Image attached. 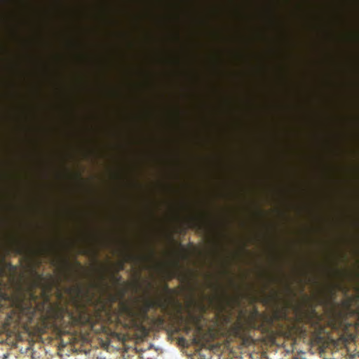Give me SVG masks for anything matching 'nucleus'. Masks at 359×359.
<instances>
[{"label":"nucleus","instance_id":"1","mask_svg":"<svg viewBox=\"0 0 359 359\" xmlns=\"http://www.w3.org/2000/svg\"><path fill=\"white\" fill-rule=\"evenodd\" d=\"M36 280L34 285L41 287L40 295L37 296L32 292L29 293V299L26 301L21 294L13 293L9 294L0 290V312L10 309L7 313L8 318L12 320H20L22 316H26L31 321L39 313L41 317L55 321L64 332H69L74 326L85 325L91 330L100 320L97 311L92 313L88 306L97 307L99 299H95L94 295L89 291L84 292L81 286L67 288L69 294L74 293L72 306L74 311H71L67 304L60 302H52L48 292L43 285V274L36 273Z\"/></svg>","mask_w":359,"mask_h":359},{"label":"nucleus","instance_id":"2","mask_svg":"<svg viewBox=\"0 0 359 359\" xmlns=\"http://www.w3.org/2000/svg\"><path fill=\"white\" fill-rule=\"evenodd\" d=\"M151 259V257L146 255H136L130 252H125L123 256V261L120 264V269H123L124 263L138 264L140 262H147Z\"/></svg>","mask_w":359,"mask_h":359},{"label":"nucleus","instance_id":"3","mask_svg":"<svg viewBox=\"0 0 359 359\" xmlns=\"http://www.w3.org/2000/svg\"><path fill=\"white\" fill-rule=\"evenodd\" d=\"M119 316L126 318L130 321H133L135 313L132 308L126 302L121 301L119 303Z\"/></svg>","mask_w":359,"mask_h":359},{"label":"nucleus","instance_id":"4","mask_svg":"<svg viewBox=\"0 0 359 359\" xmlns=\"http://www.w3.org/2000/svg\"><path fill=\"white\" fill-rule=\"evenodd\" d=\"M158 307H165L163 303H162L160 300H154L150 299H146L144 301L142 311L144 313L147 314L148 311L151 309L158 308Z\"/></svg>","mask_w":359,"mask_h":359},{"label":"nucleus","instance_id":"5","mask_svg":"<svg viewBox=\"0 0 359 359\" xmlns=\"http://www.w3.org/2000/svg\"><path fill=\"white\" fill-rule=\"evenodd\" d=\"M201 219L199 217L193 215L187 219V224L191 228H199Z\"/></svg>","mask_w":359,"mask_h":359},{"label":"nucleus","instance_id":"6","mask_svg":"<svg viewBox=\"0 0 359 359\" xmlns=\"http://www.w3.org/2000/svg\"><path fill=\"white\" fill-rule=\"evenodd\" d=\"M68 342H65L63 339H61L60 340V349L62 348V347H65L66 346Z\"/></svg>","mask_w":359,"mask_h":359},{"label":"nucleus","instance_id":"7","mask_svg":"<svg viewBox=\"0 0 359 359\" xmlns=\"http://www.w3.org/2000/svg\"><path fill=\"white\" fill-rule=\"evenodd\" d=\"M48 249L46 248H42V249H40L39 250H38V253L39 254H45L46 253Z\"/></svg>","mask_w":359,"mask_h":359},{"label":"nucleus","instance_id":"8","mask_svg":"<svg viewBox=\"0 0 359 359\" xmlns=\"http://www.w3.org/2000/svg\"><path fill=\"white\" fill-rule=\"evenodd\" d=\"M22 248L21 247H18L17 248V251L19 252V253H22Z\"/></svg>","mask_w":359,"mask_h":359},{"label":"nucleus","instance_id":"9","mask_svg":"<svg viewBox=\"0 0 359 359\" xmlns=\"http://www.w3.org/2000/svg\"><path fill=\"white\" fill-rule=\"evenodd\" d=\"M349 337H350L351 339H353L355 338V335L353 334H351L349 335Z\"/></svg>","mask_w":359,"mask_h":359},{"label":"nucleus","instance_id":"10","mask_svg":"<svg viewBox=\"0 0 359 359\" xmlns=\"http://www.w3.org/2000/svg\"><path fill=\"white\" fill-rule=\"evenodd\" d=\"M58 298L60 299L62 298V294L61 293L58 294Z\"/></svg>","mask_w":359,"mask_h":359},{"label":"nucleus","instance_id":"11","mask_svg":"<svg viewBox=\"0 0 359 359\" xmlns=\"http://www.w3.org/2000/svg\"><path fill=\"white\" fill-rule=\"evenodd\" d=\"M116 278V280H117L118 282V281H120V279H121V278H120V277H118V278Z\"/></svg>","mask_w":359,"mask_h":359},{"label":"nucleus","instance_id":"12","mask_svg":"<svg viewBox=\"0 0 359 359\" xmlns=\"http://www.w3.org/2000/svg\"><path fill=\"white\" fill-rule=\"evenodd\" d=\"M100 327H100V329H101V330H104V326H102V325H101Z\"/></svg>","mask_w":359,"mask_h":359},{"label":"nucleus","instance_id":"13","mask_svg":"<svg viewBox=\"0 0 359 359\" xmlns=\"http://www.w3.org/2000/svg\"><path fill=\"white\" fill-rule=\"evenodd\" d=\"M282 315L283 316L284 318L286 317V313H283Z\"/></svg>","mask_w":359,"mask_h":359},{"label":"nucleus","instance_id":"14","mask_svg":"<svg viewBox=\"0 0 359 359\" xmlns=\"http://www.w3.org/2000/svg\"><path fill=\"white\" fill-rule=\"evenodd\" d=\"M15 243H16L17 245L20 244L18 241H16Z\"/></svg>","mask_w":359,"mask_h":359}]
</instances>
